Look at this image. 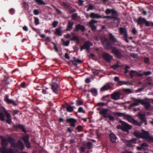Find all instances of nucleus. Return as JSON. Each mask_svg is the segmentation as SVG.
Listing matches in <instances>:
<instances>
[{
	"label": "nucleus",
	"instance_id": "nucleus-1",
	"mask_svg": "<svg viewBox=\"0 0 153 153\" xmlns=\"http://www.w3.org/2000/svg\"><path fill=\"white\" fill-rule=\"evenodd\" d=\"M109 39L105 37H103L101 39V42L105 48L107 49H110L112 48L111 42H115L116 39L112 33H109Z\"/></svg>",
	"mask_w": 153,
	"mask_h": 153
},
{
	"label": "nucleus",
	"instance_id": "nucleus-2",
	"mask_svg": "<svg viewBox=\"0 0 153 153\" xmlns=\"http://www.w3.org/2000/svg\"><path fill=\"white\" fill-rule=\"evenodd\" d=\"M0 139L1 140V145L2 149L1 153H13V151L11 149H7V148L8 142L7 138L3 136H0Z\"/></svg>",
	"mask_w": 153,
	"mask_h": 153
},
{
	"label": "nucleus",
	"instance_id": "nucleus-3",
	"mask_svg": "<svg viewBox=\"0 0 153 153\" xmlns=\"http://www.w3.org/2000/svg\"><path fill=\"white\" fill-rule=\"evenodd\" d=\"M97 109L100 111L99 112L100 114L102 115L103 117L106 118H108L109 120L112 122H114L115 120L114 117L109 114L108 113V109L105 108L100 109L98 108Z\"/></svg>",
	"mask_w": 153,
	"mask_h": 153
},
{
	"label": "nucleus",
	"instance_id": "nucleus-4",
	"mask_svg": "<svg viewBox=\"0 0 153 153\" xmlns=\"http://www.w3.org/2000/svg\"><path fill=\"white\" fill-rule=\"evenodd\" d=\"M135 101L136 102L131 104L129 106L130 107H132L137 106L139 104L141 103L144 105L145 109L147 110L149 109L151 105L149 102H145L144 100H143L136 99L135 100Z\"/></svg>",
	"mask_w": 153,
	"mask_h": 153
},
{
	"label": "nucleus",
	"instance_id": "nucleus-5",
	"mask_svg": "<svg viewBox=\"0 0 153 153\" xmlns=\"http://www.w3.org/2000/svg\"><path fill=\"white\" fill-rule=\"evenodd\" d=\"M121 125H118L116 127L118 129H120L124 131L128 132V130L132 128L131 126L126 122L121 120L119 121Z\"/></svg>",
	"mask_w": 153,
	"mask_h": 153
},
{
	"label": "nucleus",
	"instance_id": "nucleus-6",
	"mask_svg": "<svg viewBox=\"0 0 153 153\" xmlns=\"http://www.w3.org/2000/svg\"><path fill=\"white\" fill-rule=\"evenodd\" d=\"M58 82V81L56 79H53L51 83L50 84L51 86V89L56 94L58 93L60 89V87L57 84Z\"/></svg>",
	"mask_w": 153,
	"mask_h": 153
},
{
	"label": "nucleus",
	"instance_id": "nucleus-7",
	"mask_svg": "<svg viewBox=\"0 0 153 153\" xmlns=\"http://www.w3.org/2000/svg\"><path fill=\"white\" fill-rule=\"evenodd\" d=\"M113 113L114 115H117L118 117H126L128 121L131 123L134 120V119L132 118L131 116L128 114H126L125 113L114 112Z\"/></svg>",
	"mask_w": 153,
	"mask_h": 153
},
{
	"label": "nucleus",
	"instance_id": "nucleus-8",
	"mask_svg": "<svg viewBox=\"0 0 153 153\" xmlns=\"http://www.w3.org/2000/svg\"><path fill=\"white\" fill-rule=\"evenodd\" d=\"M93 43L92 42L89 41H87L85 42L83 45L80 48V51H82L83 49H86L87 51L89 50L91 46H93Z\"/></svg>",
	"mask_w": 153,
	"mask_h": 153
},
{
	"label": "nucleus",
	"instance_id": "nucleus-9",
	"mask_svg": "<svg viewBox=\"0 0 153 153\" xmlns=\"http://www.w3.org/2000/svg\"><path fill=\"white\" fill-rule=\"evenodd\" d=\"M111 52L118 58H121L123 56L122 51L116 48H113L111 49Z\"/></svg>",
	"mask_w": 153,
	"mask_h": 153
},
{
	"label": "nucleus",
	"instance_id": "nucleus-10",
	"mask_svg": "<svg viewBox=\"0 0 153 153\" xmlns=\"http://www.w3.org/2000/svg\"><path fill=\"white\" fill-rule=\"evenodd\" d=\"M129 75L131 78H132L133 77L143 76L142 74L139 73L136 71L133 70H131L129 72Z\"/></svg>",
	"mask_w": 153,
	"mask_h": 153
},
{
	"label": "nucleus",
	"instance_id": "nucleus-11",
	"mask_svg": "<svg viewBox=\"0 0 153 153\" xmlns=\"http://www.w3.org/2000/svg\"><path fill=\"white\" fill-rule=\"evenodd\" d=\"M113 86V84L111 83H108L104 85L100 88V91H102L110 90Z\"/></svg>",
	"mask_w": 153,
	"mask_h": 153
},
{
	"label": "nucleus",
	"instance_id": "nucleus-12",
	"mask_svg": "<svg viewBox=\"0 0 153 153\" xmlns=\"http://www.w3.org/2000/svg\"><path fill=\"white\" fill-rule=\"evenodd\" d=\"M9 95H6L4 98V101L8 104H12L14 106H16L17 104L12 100L9 99Z\"/></svg>",
	"mask_w": 153,
	"mask_h": 153
},
{
	"label": "nucleus",
	"instance_id": "nucleus-13",
	"mask_svg": "<svg viewBox=\"0 0 153 153\" xmlns=\"http://www.w3.org/2000/svg\"><path fill=\"white\" fill-rule=\"evenodd\" d=\"M79 30H81V31L82 32H84L85 30V28L83 25L78 24L76 26L74 31L78 32Z\"/></svg>",
	"mask_w": 153,
	"mask_h": 153
},
{
	"label": "nucleus",
	"instance_id": "nucleus-14",
	"mask_svg": "<svg viewBox=\"0 0 153 153\" xmlns=\"http://www.w3.org/2000/svg\"><path fill=\"white\" fill-rule=\"evenodd\" d=\"M14 146H13L14 147L19 148L21 150H23L25 148L22 142L20 140L18 141L17 143H15Z\"/></svg>",
	"mask_w": 153,
	"mask_h": 153
},
{
	"label": "nucleus",
	"instance_id": "nucleus-15",
	"mask_svg": "<svg viewBox=\"0 0 153 153\" xmlns=\"http://www.w3.org/2000/svg\"><path fill=\"white\" fill-rule=\"evenodd\" d=\"M103 58L107 62H109L112 58V56L108 53H104L102 55Z\"/></svg>",
	"mask_w": 153,
	"mask_h": 153
},
{
	"label": "nucleus",
	"instance_id": "nucleus-16",
	"mask_svg": "<svg viewBox=\"0 0 153 153\" xmlns=\"http://www.w3.org/2000/svg\"><path fill=\"white\" fill-rule=\"evenodd\" d=\"M66 122L70 123V126L73 127L75 126V123H76V120L73 118H68L66 120Z\"/></svg>",
	"mask_w": 153,
	"mask_h": 153
},
{
	"label": "nucleus",
	"instance_id": "nucleus-17",
	"mask_svg": "<svg viewBox=\"0 0 153 153\" xmlns=\"http://www.w3.org/2000/svg\"><path fill=\"white\" fill-rule=\"evenodd\" d=\"M120 94L119 93L114 92L111 95V99L114 100H118L120 99Z\"/></svg>",
	"mask_w": 153,
	"mask_h": 153
},
{
	"label": "nucleus",
	"instance_id": "nucleus-18",
	"mask_svg": "<svg viewBox=\"0 0 153 153\" xmlns=\"http://www.w3.org/2000/svg\"><path fill=\"white\" fill-rule=\"evenodd\" d=\"M13 128L16 129H19L22 130V131L24 133L26 132V130L24 126L20 124L18 125H14L13 126Z\"/></svg>",
	"mask_w": 153,
	"mask_h": 153
},
{
	"label": "nucleus",
	"instance_id": "nucleus-19",
	"mask_svg": "<svg viewBox=\"0 0 153 153\" xmlns=\"http://www.w3.org/2000/svg\"><path fill=\"white\" fill-rule=\"evenodd\" d=\"M109 137L110 140L112 143H114L116 142L117 137L113 132H111L110 134L109 135Z\"/></svg>",
	"mask_w": 153,
	"mask_h": 153
},
{
	"label": "nucleus",
	"instance_id": "nucleus-20",
	"mask_svg": "<svg viewBox=\"0 0 153 153\" xmlns=\"http://www.w3.org/2000/svg\"><path fill=\"white\" fill-rule=\"evenodd\" d=\"M91 18L93 19H100L101 18L102 16L100 15L98 13H91L90 15Z\"/></svg>",
	"mask_w": 153,
	"mask_h": 153
},
{
	"label": "nucleus",
	"instance_id": "nucleus-21",
	"mask_svg": "<svg viewBox=\"0 0 153 153\" xmlns=\"http://www.w3.org/2000/svg\"><path fill=\"white\" fill-rule=\"evenodd\" d=\"M74 25V23L72 22H69L67 25V27L66 29L65 30L67 31H71L72 28Z\"/></svg>",
	"mask_w": 153,
	"mask_h": 153
},
{
	"label": "nucleus",
	"instance_id": "nucleus-22",
	"mask_svg": "<svg viewBox=\"0 0 153 153\" xmlns=\"http://www.w3.org/2000/svg\"><path fill=\"white\" fill-rule=\"evenodd\" d=\"M62 28V27H59L55 29V34L56 35L58 36H61L62 35V31L61 30Z\"/></svg>",
	"mask_w": 153,
	"mask_h": 153
},
{
	"label": "nucleus",
	"instance_id": "nucleus-23",
	"mask_svg": "<svg viewBox=\"0 0 153 153\" xmlns=\"http://www.w3.org/2000/svg\"><path fill=\"white\" fill-rule=\"evenodd\" d=\"M150 135L148 131H144L141 133V138L148 140Z\"/></svg>",
	"mask_w": 153,
	"mask_h": 153
},
{
	"label": "nucleus",
	"instance_id": "nucleus-24",
	"mask_svg": "<svg viewBox=\"0 0 153 153\" xmlns=\"http://www.w3.org/2000/svg\"><path fill=\"white\" fill-rule=\"evenodd\" d=\"M8 142L11 144V146L13 147L15 146L14 145L15 144V140L14 139L11 137H9L7 138Z\"/></svg>",
	"mask_w": 153,
	"mask_h": 153
},
{
	"label": "nucleus",
	"instance_id": "nucleus-25",
	"mask_svg": "<svg viewBox=\"0 0 153 153\" xmlns=\"http://www.w3.org/2000/svg\"><path fill=\"white\" fill-rule=\"evenodd\" d=\"M146 19L144 18H142L141 17H140L137 20V22L138 25H142L145 23Z\"/></svg>",
	"mask_w": 153,
	"mask_h": 153
},
{
	"label": "nucleus",
	"instance_id": "nucleus-26",
	"mask_svg": "<svg viewBox=\"0 0 153 153\" xmlns=\"http://www.w3.org/2000/svg\"><path fill=\"white\" fill-rule=\"evenodd\" d=\"M74 60L72 61L73 64L75 65H77L78 64H80L82 63V61L80 59H77L76 57H73Z\"/></svg>",
	"mask_w": 153,
	"mask_h": 153
},
{
	"label": "nucleus",
	"instance_id": "nucleus-27",
	"mask_svg": "<svg viewBox=\"0 0 153 153\" xmlns=\"http://www.w3.org/2000/svg\"><path fill=\"white\" fill-rule=\"evenodd\" d=\"M139 118L142 122L143 123L146 122V116L145 114H138Z\"/></svg>",
	"mask_w": 153,
	"mask_h": 153
},
{
	"label": "nucleus",
	"instance_id": "nucleus-28",
	"mask_svg": "<svg viewBox=\"0 0 153 153\" xmlns=\"http://www.w3.org/2000/svg\"><path fill=\"white\" fill-rule=\"evenodd\" d=\"M39 36H40L41 38L42 39V40L45 42V44H47L48 41V37H46L45 36V35L41 34H39Z\"/></svg>",
	"mask_w": 153,
	"mask_h": 153
},
{
	"label": "nucleus",
	"instance_id": "nucleus-29",
	"mask_svg": "<svg viewBox=\"0 0 153 153\" xmlns=\"http://www.w3.org/2000/svg\"><path fill=\"white\" fill-rule=\"evenodd\" d=\"M112 16H111V19H118V15L117 12L115 10H114L112 13Z\"/></svg>",
	"mask_w": 153,
	"mask_h": 153
},
{
	"label": "nucleus",
	"instance_id": "nucleus-30",
	"mask_svg": "<svg viewBox=\"0 0 153 153\" xmlns=\"http://www.w3.org/2000/svg\"><path fill=\"white\" fill-rule=\"evenodd\" d=\"M136 139L135 138L133 139L130 140H127L126 142V145L128 146H131L132 143H135Z\"/></svg>",
	"mask_w": 153,
	"mask_h": 153
},
{
	"label": "nucleus",
	"instance_id": "nucleus-31",
	"mask_svg": "<svg viewBox=\"0 0 153 153\" xmlns=\"http://www.w3.org/2000/svg\"><path fill=\"white\" fill-rule=\"evenodd\" d=\"M88 92H91L94 96H96L97 94V89L93 88L88 91Z\"/></svg>",
	"mask_w": 153,
	"mask_h": 153
},
{
	"label": "nucleus",
	"instance_id": "nucleus-32",
	"mask_svg": "<svg viewBox=\"0 0 153 153\" xmlns=\"http://www.w3.org/2000/svg\"><path fill=\"white\" fill-rule=\"evenodd\" d=\"M145 25L146 27H152L153 26V22L150 21H147L146 20Z\"/></svg>",
	"mask_w": 153,
	"mask_h": 153
},
{
	"label": "nucleus",
	"instance_id": "nucleus-33",
	"mask_svg": "<svg viewBox=\"0 0 153 153\" xmlns=\"http://www.w3.org/2000/svg\"><path fill=\"white\" fill-rule=\"evenodd\" d=\"M73 107L70 105H69L67 107L66 111L69 112H71L73 111Z\"/></svg>",
	"mask_w": 153,
	"mask_h": 153
},
{
	"label": "nucleus",
	"instance_id": "nucleus-34",
	"mask_svg": "<svg viewBox=\"0 0 153 153\" xmlns=\"http://www.w3.org/2000/svg\"><path fill=\"white\" fill-rule=\"evenodd\" d=\"M131 83L130 82H129V81H127V82H125L124 81H120L119 82V85H121L123 84H125V85H127V84H130L131 85Z\"/></svg>",
	"mask_w": 153,
	"mask_h": 153
},
{
	"label": "nucleus",
	"instance_id": "nucleus-35",
	"mask_svg": "<svg viewBox=\"0 0 153 153\" xmlns=\"http://www.w3.org/2000/svg\"><path fill=\"white\" fill-rule=\"evenodd\" d=\"M120 33L121 34H122L124 33L127 32V30L126 28L123 27H120L119 29Z\"/></svg>",
	"mask_w": 153,
	"mask_h": 153
},
{
	"label": "nucleus",
	"instance_id": "nucleus-36",
	"mask_svg": "<svg viewBox=\"0 0 153 153\" xmlns=\"http://www.w3.org/2000/svg\"><path fill=\"white\" fill-rule=\"evenodd\" d=\"M122 34L123 35V37L124 38V40L127 43H128L129 41L128 39V35L127 33V32Z\"/></svg>",
	"mask_w": 153,
	"mask_h": 153
},
{
	"label": "nucleus",
	"instance_id": "nucleus-37",
	"mask_svg": "<svg viewBox=\"0 0 153 153\" xmlns=\"http://www.w3.org/2000/svg\"><path fill=\"white\" fill-rule=\"evenodd\" d=\"M134 135L137 137L141 138V133L138 131H135L134 132Z\"/></svg>",
	"mask_w": 153,
	"mask_h": 153
},
{
	"label": "nucleus",
	"instance_id": "nucleus-38",
	"mask_svg": "<svg viewBox=\"0 0 153 153\" xmlns=\"http://www.w3.org/2000/svg\"><path fill=\"white\" fill-rule=\"evenodd\" d=\"M123 91L126 93L129 94L133 92V91L131 89L129 88H124Z\"/></svg>",
	"mask_w": 153,
	"mask_h": 153
},
{
	"label": "nucleus",
	"instance_id": "nucleus-39",
	"mask_svg": "<svg viewBox=\"0 0 153 153\" xmlns=\"http://www.w3.org/2000/svg\"><path fill=\"white\" fill-rule=\"evenodd\" d=\"M132 123L134 125L140 126L142 125V123L141 122H139L134 119Z\"/></svg>",
	"mask_w": 153,
	"mask_h": 153
},
{
	"label": "nucleus",
	"instance_id": "nucleus-40",
	"mask_svg": "<svg viewBox=\"0 0 153 153\" xmlns=\"http://www.w3.org/2000/svg\"><path fill=\"white\" fill-rule=\"evenodd\" d=\"M94 7L93 5L91 4H90L88 5V8L87 9L86 11H89L90 10H92L94 9Z\"/></svg>",
	"mask_w": 153,
	"mask_h": 153
},
{
	"label": "nucleus",
	"instance_id": "nucleus-41",
	"mask_svg": "<svg viewBox=\"0 0 153 153\" xmlns=\"http://www.w3.org/2000/svg\"><path fill=\"white\" fill-rule=\"evenodd\" d=\"M93 73L95 75H97L99 73L100 71L98 70L95 69H91Z\"/></svg>",
	"mask_w": 153,
	"mask_h": 153
},
{
	"label": "nucleus",
	"instance_id": "nucleus-42",
	"mask_svg": "<svg viewBox=\"0 0 153 153\" xmlns=\"http://www.w3.org/2000/svg\"><path fill=\"white\" fill-rule=\"evenodd\" d=\"M29 138L28 135L25 136L22 138V140L25 143L29 141Z\"/></svg>",
	"mask_w": 153,
	"mask_h": 153
},
{
	"label": "nucleus",
	"instance_id": "nucleus-43",
	"mask_svg": "<svg viewBox=\"0 0 153 153\" xmlns=\"http://www.w3.org/2000/svg\"><path fill=\"white\" fill-rule=\"evenodd\" d=\"M35 2L37 3L38 4L45 5V3L43 0H35Z\"/></svg>",
	"mask_w": 153,
	"mask_h": 153
},
{
	"label": "nucleus",
	"instance_id": "nucleus-44",
	"mask_svg": "<svg viewBox=\"0 0 153 153\" xmlns=\"http://www.w3.org/2000/svg\"><path fill=\"white\" fill-rule=\"evenodd\" d=\"M114 9H107L105 11V13L107 15H108L110 13H112V12Z\"/></svg>",
	"mask_w": 153,
	"mask_h": 153
},
{
	"label": "nucleus",
	"instance_id": "nucleus-45",
	"mask_svg": "<svg viewBox=\"0 0 153 153\" xmlns=\"http://www.w3.org/2000/svg\"><path fill=\"white\" fill-rule=\"evenodd\" d=\"M98 22V21L95 20H91L89 22V25H94V24Z\"/></svg>",
	"mask_w": 153,
	"mask_h": 153
},
{
	"label": "nucleus",
	"instance_id": "nucleus-46",
	"mask_svg": "<svg viewBox=\"0 0 153 153\" xmlns=\"http://www.w3.org/2000/svg\"><path fill=\"white\" fill-rule=\"evenodd\" d=\"M98 22V21L95 20H91L89 22V25H94V24Z\"/></svg>",
	"mask_w": 153,
	"mask_h": 153
},
{
	"label": "nucleus",
	"instance_id": "nucleus-47",
	"mask_svg": "<svg viewBox=\"0 0 153 153\" xmlns=\"http://www.w3.org/2000/svg\"><path fill=\"white\" fill-rule=\"evenodd\" d=\"M4 114H5L7 118H11L10 115L7 111L4 110Z\"/></svg>",
	"mask_w": 153,
	"mask_h": 153
},
{
	"label": "nucleus",
	"instance_id": "nucleus-48",
	"mask_svg": "<svg viewBox=\"0 0 153 153\" xmlns=\"http://www.w3.org/2000/svg\"><path fill=\"white\" fill-rule=\"evenodd\" d=\"M109 94H107L104 96L102 97V98L101 99V100L103 101H106L109 98Z\"/></svg>",
	"mask_w": 153,
	"mask_h": 153
},
{
	"label": "nucleus",
	"instance_id": "nucleus-49",
	"mask_svg": "<svg viewBox=\"0 0 153 153\" xmlns=\"http://www.w3.org/2000/svg\"><path fill=\"white\" fill-rule=\"evenodd\" d=\"M4 116V114L2 113H0V120L1 121H4L5 120Z\"/></svg>",
	"mask_w": 153,
	"mask_h": 153
},
{
	"label": "nucleus",
	"instance_id": "nucleus-50",
	"mask_svg": "<svg viewBox=\"0 0 153 153\" xmlns=\"http://www.w3.org/2000/svg\"><path fill=\"white\" fill-rule=\"evenodd\" d=\"M77 17V13H76L73 14L72 15V18L73 19L75 20Z\"/></svg>",
	"mask_w": 153,
	"mask_h": 153
},
{
	"label": "nucleus",
	"instance_id": "nucleus-51",
	"mask_svg": "<svg viewBox=\"0 0 153 153\" xmlns=\"http://www.w3.org/2000/svg\"><path fill=\"white\" fill-rule=\"evenodd\" d=\"M78 112L79 113H85V112L84 111L82 107H79L78 109Z\"/></svg>",
	"mask_w": 153,
	"mask_h": 153
},
{
	"label": "nucleus",
	"instance_id": "nucleus-52",
	"mask_svg": "<svg viewBox=\"0 0 153 153\" xmlns=\"http://www.w3.org/2000/svg\"><path fill=\"white\" fill-rule=\"evenodd\" d=\"M76 105L77 106H79L80 105H82L83 103V101L79 100H78L76 101Z\"/></svg>",
	"mask_w": 153,
	"mask_h": 153
},
{
	"label": "nucleus",
	"instance_id": "nucleus-53",
	"mask_svg": "<svg viewBox=\"0 0 153 153\" xmlns=\"http://www.w3.org/2000/svg\"><path fill=\"white\" fill-rule=\"evenodd\" d=\"M152 74V73L150 71H146L144 72L143 73V75H145V76H148L150 75L151 74Z\"/></svg>",
	"mask_w": 153,
	"mask_h": 153
},
{
	"label": "nucleus",
	"instance_id": "nucleus-54",
	"mask_svg": "<svg viewBox=\"0 0 153 153\" xmlns=\"http://www.w3.org/2000/svg\"><path fill=\"white\" fill-rule=\"evenodd\" d=\"M89 27L91 28V30L93 31H95L97 29V27L94 25H89Z\"/></svg>",
	"mask_w": 153,
	"mask_h": 153
},
{
	"label": "nucleus",
	"instance_id": "nucleus-55",
	"mask_svg": "<svg viewBox=\"0 0 153 153\" xmlns=\"http://www.w3.org/2000/svg\"><path fill=\"white\" fill-rule=\"evenodd\" d=\"M25 143L26 146V147L27 148H30V147L31 145H30V143L29 141Z\"/></svg>",
	"mask_w": 153,
	"mask_h": 153
},
{
	"label": "nucleus",
	"instance_id": "nucleus-56",
	"mask_svg": "<svg viewBox=\"0 0 153 153\" xmlns=\"http://www.w3.org/2000/svg\"><path fill=\"white\" fill-rule=\"evenodd\" d=\"M34 19V22L36 25H38L39 24V20L38 18L35 17Z\"/></svg>",
	"mask_w": 153,
	"mask_h": 153
},
{
	"label": "nucleus",
	"instance_id": "nucleus-57",
	"mask_svg": "<svg viewBox=\"0 0 153 153\" xmlns=\"http://www.w3.org/2000/svg\"><path fill=\"white\" fill-rule=\"evenodd\" d=\"M141 147L144 149V147H147L148 146V144L146 143H143L141 145Z\"/></svg>",
	"mask_w": 153,
	"mask_h": 153
},
{
	"label": "nucleus",
	"instance_id": "nucleus-58",
	"mask_svg": "<svg viewBox=\"0 0 153 153\" xmlns=\"http://www.w3.org/2000/svg\"><path fill=\"white\" fill-rule=\"evenodd\" d=\"M149 59L148 57H146L144 59V62L146 64H148L149 63Z\"/></svg>",
	"mask_w": 153,
	"mask_h": 153
},
{
	"label": "nucleus",
	"instance_id": "nucleus-59",
	"mask_svg": "<svg viewBox=\"0 0 153 153\" xmlns=\"http://www.w3.org/2000/svg\"><path fill=\"white\" fill-rule=\"evenodd\" d=\"M87 146L89 149H90L91 148V146L92 145V143L91 142H88L87 143Z\"/></svg>",
	"mask_w": 153,
	"mask_h": 153
},
{
	"label": "nucleus",
	"instance_id": "nucleus-60",
	"mask_svg": "<svg viewBox=\"0 0 153 153\" xmlns=\"http://www.w3.org/2000/svg\"><path fill=\"white\" fill-rule=\"evenodd\" d=\"M97 105L98 106H104L107 105L105 103H103V102H102L98 103L97 104Z\"/></svg>",
	"mask_w": 153,
	"mask_h": 153
},
{
	"label": "nucleus",
	"instance_id": "nucleus-61",
	"mask_svg": "<svg viewBox=\"0 0 153 153\" xmlns=\"http://www.w3.org/2000/svg\"><path fill=\"white\" fill-rule=\"evenodd\" d=\"M9 12L11 14L13 15L15 13V10L13 8H11L9 10Z\"/></svg>",
	"mask_w": 153,
	"mask_h": 153
},
{
	"label": "nucleus",
	"instance_id": "nucleus-62",
	"mask_svg": "<svg viewBox=\"0 0 153 153\" xmlns=\"http://www.w3.org/2000/svg\"><path fill=\"white\" fill-rule=\"evenodd\" d=\"M69 40H68L65 42L63 41V44L65 46H68L70 44Z\"/></svg>",
	"mask_w": 153,
	"mask_h": 153
},
{
	"label": "nucleus",
	"instance_id": "nucleus-63",
	"mask_svg": "<svg viewBox=\"0 0 153 153\" xmlns=\"http://www.w3.org/2000/svg\"><path fill=\"white\" fill-rule=\"evenodd\" d=\"M130 68V67L128 66H126L125 68V73H127L129 72L128 69Z\"/></svg>",
	"mask_w": 153,
	"mask_h": 153
},
{
	"label": "nucleus",
	"instance_id": "nucleus-64",
	"mask_svg": "<svg viewBox=\"0 0 153 153\" xmlns=\"http://www.w3.org/2000/svg\"><path fill=\"white\" fill-rule=\"evenodd\" d=\"M83 128L80 125L78 126L76 128V129H77L79 131H81Z\"/></svg>",
	"mask_w": 153,
	"mask_h": 153
}]
</instances>
